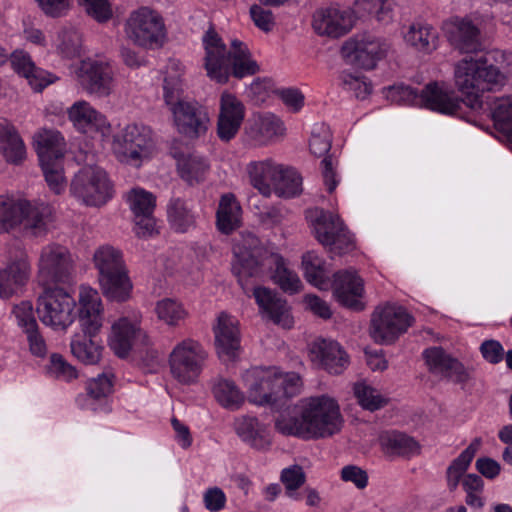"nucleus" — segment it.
<instances>
[{"mask_svg": "<svg viewBox=\"0 0 512 512\" xmlns=\"http://www.w3.org/2000/svg\"><path fill=\"white\" fill-rule=\"evenodd\" d=\"M217 352L220 357L233 359L240 347L237 321L226 313H221L214 327Z\"/></svg>", "mask_w": 512, "mask_h": 512, "instance_id": "nucleus-29", "label": "nucleus"}, {"mask_svg": "<svg viewBox=\"0 0 512 512\" xmlns=\"http://www.w3.org/2000/svg\"><path fill=\"white\" fill-rule=\"evenodd\" d=\"M423 358L432 374L440 375L456 383H462L468 379V373L463 364L442 347L425 349Z\"/></svg>", "mask_w": 512, "mask_h": 512, "instance_id": "nucleus-23", "label": "nucleus"}, {"mask_svg": "<svg viewBox=\"0 0 512 512\" xmlns=\"http://www.w3.org/2000/svg\"><path fill=\"white\" fill-rule=\"evenodd\" d=\"M389 49L390 44L385 39L363 33L345 41L341 52L348 63L370 70L387 55Z\"/></svg>", "mask_w": 512, "mask_h": 512, "instance_id": "nucleus-12", "label": "nucleus"}, {"mask_svg": "<svg viewBox=\"0 0 512 512\" xmlns=\"http://www.w3.org/2000/svg\"><path fill=\"white\" fill-rule=\"evenodd\" d=\"M443 29L451 46L460 53H476L482 49L479 27L468 17H453Z\"/></svg>", "mask_w": 512, "mask_h": 512, "instance_id": "nucleus-19", "label": "nucleus"}, {"mask_svg": "<svg viewBox=\"0 0 512 512\" xmlns=\"http://www.w3.org/2000/svg\"><path fill=\"white\" fill-rule=\"evenodd\" d=\"M247 387L248 400L256 405L277 402L281 398V389H277L275 368L255 367L243 375Z\"/></svg>", "mask_w": 512, "mask_h": 512, "instance_id": "nucleus-18", "label": "nucleus"}, {"mask_svg": "<svg viewBox=\"0 0 512 512\" xmlns=\"http://www.w3.org/2000/svg\"><path fill=\"white\" fill-rule=\"evenodd\" d=\"M73 271L74 261L66 247L53 243L41 249L38 279L42 285L66 283L71 279Z\"/></svg>", "mask_w": 512, "mask_h": 512, "instance_id": "nucleus-15", "label": "nucleus"}, {"mask_svg": "<svg viewBox=\"0 0 512 512\" xmlns=\"http://www.w3.org/2000/svg\"><path fill=\"white\" fill-rule=\"evenodd\" d=\"M314 361L330 374H341L349 363V357L342 347L333 340H316L310 349Z\"/></svg>", "mask_w": 512, "mask_h": 512, "instance_id": "nucleus-28", "label": "nucleus"}, {"mask_svg": "<svg viewBox=\"0 0 512 512\" xmlns=\"http://www.w3.org/2000/svg\"><path fill=\"white\" fill-rule=\"evenodd\" d=\"M155 313L158 319L169 326H178L188 315L183 305L171 298H165L156 303Z\"/></svg>", "mask_w": 512, "mask_h": 512, "instance_id": "nucleus-50", "label": "nucleus"}, {"mask_svg": "<svg viewBox=\"0 0 512 512\" xmlns=\"http://www.w3.org/2000/svg\"><path fill=\"white\" fill-rule=\"evenodd\" d=\"M45 181L55 194H61L67 186L64 176L63 160L40 162Z\"/></svg>", "mask_w": 512, "mask_h": 512, "instance_id": "nucleus-53", "label": "nucleus"}, {"mask_svg": "<svg viewBox=\"0 0 512 512\" xmlns=\"http://www.w3.org/2000/svg\"><path fill=\"white\" fill-rule=\"evenodd\" d=\"M136 339H142L148 345V337L140 328L138 320L121 317L112 325L109 346L118 357L124 358L131 351Z\"/></svg>", "mask_w": 512, "mask_h": 512, "instance_id": "nucleus-24", "label": "nucleus"}, {"mask_svg": "<svg viewBox=\"0 0 512 512\" xmlns=\"http://www.w3.org/2000/svg\"><path fill=\"white\" fill-rule=\"evenodd\" d=\"M491 116L495 128L507 138L512 146V98L496 99L491 107Z\"/></svg>", "mask_w": 512, "mask_h": 512, "instance_id": "nucleus-46", "label": "nucleus"}, {"mask_svg": "<svg viewBox=\"0 0 512 512\" xmlns=\"http://www.w3.org/2000/svg\"><path fill=\"white\" fill-rule=\"evenodd\" d=\"M512 69V54L491 50L479 57H465L454 67V82L472 109L482 108L484 92L498 91Z\"/></svg>", "mask_w": 512, "mask_h": 512, "instance_id": "nucleus-3", "label": "nucleus"}, {"mask_svg": "<svg viewBox=\"0 0 512 512\" xmlns=\"http://www.w3.org/2000/svg\"><path fill=\"white\" fill-rule=\"evenodd\" d=\"M185 74V66L177 59H170L166 66L164 77V101L165 103H173L184 92L183 75Z\"/></svg>", "mask_w": 512, "mask_h": 512, "instance_id": "nucleus-39", "label": "nucleus"}, {"mask_svg": "<svg viewBox=\"0 0 512 512\" xmlns=\"http://www.w3.org/2000/svg\"><path fill=\"white\" fill-rule=\"evenodd\" d=\"M80 324L82 331L96 335L103 324V305L98 291L82 285L79 290Z\"/></svg>", "mask_w": 512, "mask_h": 512, "instance_id": "nucleus-25", "label": "nucleus"}, {"mask_svg": "<svg viewBox=\"0 0 512 512\" xmlns=\"http://www.w3.org/2000/svg\"><path fill=\"white\" fill-rule=\"evenodd\" d=\"M363 280L353 270L334 274L333 293L339 303L354 310H362Z\"/></svg>", "mask_w": 512, "mask_h": 512, "instance_id": "nucleus-26", "label": "nucleus"}, {"mask_svg": "<svg viewBox=\"0 0 512 512\" xmlns=\"http://www.w3.org/2000/svg\"><path fill=\"white\" fill-rule=\"evenodd\" d=\"M80 86L89 94L107 97L114 90V72L108 63L82 61L76 71Z\"/></svg>", "mask_w": 512, "mask_h": 512, "instance_id": "nucleus-17", "label": "nucleus"}, {"mask_svg": "<svg viewBox=\"0 0 512 512\" xmlns=\"http://www.w3.org/2000/svg\"><path fill=\"white\" fill-rule=\"evenodd\" d=\"M112 386V379L108 374L103 373L98 375L87 383L86 396H79L77 401L80 402L82 398H84L86 403L83 406L96 410L97 408L94 405V401L105 399L111 393Z\"/></svg>", "mask_w": 512, "mask_h": 512, "instance_id": "nucleus-48", "label": "nucleus"}, {"mask_svg": "<svg viewBox=\"0 0 512 512\" xmlns=\"http://www.w3.org/2000/svg\"><path fill=\"white\" fill-rule=\"evenodd\" d=\"M67 114L73 126L82 133H100L104 136L110 131V123L106 116L85 100L76 101L68 108Z\"/></svg>", "mask_w": 512, "mask_h": 512, "instance_id": "nucleus-22", "label": "nucleus"}, {"mask_svg": "<svg viewBox=\"0 0 512 512\" xmlns=\"http://www.w3.org/2000/svg\"><path fill=\"white\" fill-rule=\"evenodd\" d=\"M177 166L181 178L189 185L203 181L209 169L207 161L194 154L180 157Z\"/></svg>", "mask_w": 512, "mask_h": 512, "instance_id": "nucleus-43", "label": "nucleus"}, {"mask_svg": "<svg viewBox=\"0 0 512 512\" xmlns=\"http://www.w3.org/2000/svg\"><path fill=\"white\" fill-rule=\"evenodd\" d=\"M95 336H90L83 332V334L74 335L71 340L72 354L85 364H96L101 358L103 346L94 339Z\"/></svg>", "mask_w": 512, "mask_h": 512, "instance_id": "nucleus-38", "label": "nucleus"}, {"mask_svg": "<svg viewBox=\"0 0 512 512\" xmlns=\"http://www.w3.org/2000/svg\"><path fill=\"white\" fill-rule=\"evenodd\" d=\"M216 401L224 408L237 410L244 403L245 396L237 385L228 379L219 378L215 380L212 387Z\"/></svg>", "mask_w": 512, "mask_h": 512, "instance_id": "nucleus-41", "label": "nucleus"}, {"mask_svg": "<svg viewBox=\"0 0 512 512\" xmlns=\"http://www.w3.org/2000/svg\"><path fill=\"white\" fill-rule=\"evenodd\" d=\"M342 416L337 401L328 395L300 399L276 419L275 427L283 435L304 440L330 437L341 430Z\"/></svg>", "mask_w": 512, "mask_h": 512, "instance_id": "nucleus-2", "label": "nucleus"}, {"mask_svg": "<svg viewBox=\"0 0 512 512\" xmlns=\"http://www.w3.org/2000/svg\"><path fill=\"white\" fill-rule=\"evenodd\" d=\"M309 148L312 154L321 157L331 148V137L328 128L322 127L320 133H312Z\"/></svg>", "mask_w": 512, "mask_h": 512, "instance_id": "nucleus-63", "label": "nucleus"}, {"mask_svg": "<svg viewBox=\"0 0 512 512\" xmlns=\"http://www.w3.org/2000/svg\"><path fill=\"white\" fill-rule=\"evenodd\" d=\"M227 502L224 491L217 487H210L203 494V503L205 508L210 512H219L225 508Z\"/></svg>", "mask_w": 512, "mask_h": 512, "instance_id": "nucleus-62", "label": "nucleus"}, {"mask_svg": "<svg viewBox=\"0 0 512 512\" xmlns=\"http://www.w3.org/2000/svg\"><path fill=\"white\" fill-rule=\"evenodd\" d=\"M129 208L134 216L153 214L156 206L155 196L143 188H132L126 196Z\"/></svg>", "mask_w": 512, "mask_h": 512, "instance_id": "nucleus-52", "label": "nucleus"}, {"mask_svg": "<svg viewBox=\"0 0 512 512\" xmlns=\"http://www.w3.org/2000/svg\"><path fill=\"white\" fill-rule=\"evenodd\" d=\"M250 16L259 29L265 32L273 29L275 22L270 10L255 4L250 7Z\"/></svg>", "mask_w": 512, "mask_h": 512, "instance_id": "nucleus-64", "label": "nucleus"}, {"mask_svg": "<svg viewBox=\"0 0 512 512\" xmlns=\"http://www.w3.org/2000/svg\"><path fill=\"white\" fill-rule=\"evenodd\" d=\"M405 42L415 49L431 52L437 47L438 34L428 23H412L404 34Z\"/></svg>", "mask_w": 512, "mask_h": 512, "instance_id": "nucleus-37", "label": "nucleus"}, {"mask_svg": "<svg viewBox=\"0 0 512 512\" xmlns=\"http://www.w3.org/2000/svg\"><path fill=\"white\" fill-rule=\"evenodd\" d=\"M153 148L152 131L142 124H129L115 137L114 151L120 161L139 166Z\"/></svg>", "mask_w": 512, "mask_h": 512, "instance_id": "nucleus-14", "label": "nucleus"}, {"mask_svg": "<svg viewBox=\"0 0 512 512\" xmlns=\"http://www.w3.org/2000/svg\"><path fill=\"white\" fill-rule=\"evenodd\" d=\"M302 265L304 276L310 284L321 290L328 289L329 280L321 257L313 251L307 252L302 257Z\"/></svg>", "mask_w": 512, "mask_h": 512, "instance_id": "nucleus-45", "label": "nucleus"}, {"mask_svg": "<svg viewBox=\"0 0 512 512\" xmlns=\"http://www.w3.org/2000/svg\"><path fill=\"white\" fill-rule=\"evenodd\" d=\"M354 25V17L347 9L322 8L315 11L312 26L320 36L339 38L347 34Z\"/></svg>", "mask_w": 512, "mask_h": 512, "instance_id": "nucleus-20", "label": "nucleus"}, {"mask_svg": "<svg viewBox=\"0 0 512 512\" xmlns=\"http://www.w3.org/2000/svg\"><path fill=\"white\" fill-rule=\"evenodd\" d=\"M123 33L128 42L145 50H156L164 46L167 29L162 15L142 6L132 11L123 23Z\"/></svg>", "mask_w": 512, "mask_h": 512, "instance_id": "nucleus-7", "label": "nucleus"}, {"mask_svg": "<svg viewBox=\"0 0 512 512\" xmlns=\"http://www.w3.org/2000/svg\"><path fill=\"white\" fill-rule=\"evenodd\" d=\"M93 264L103 295L113 301H126L133 285L122 251L109 244L102 245L93 254Z\"/></svg>", "mask_w": 512, "mask_h": 512, "instance_id": "nucleus-5", "label": "nucleus"}, {"mask_svg": "<svg viewBox=\"0 0 512 512\" xmlns=\"http://www.w3.org/2000/svg\"><path fill=\"white\" fill-rule=\"evenodd\" d=\"M11 65L16 73L27 79L35 91H41L54 81L50 73L36 67L31 57L23 51L11 55Z\"/></svg>", "mask_w": 512, "mask_h": 512, "instance_id": "nucleus-32", "label": "nucleus"}, {"mask_svg": "<svg viewBox=\"0 0 512 512\" xmlns=\"http://www.w3.org/2000/svg\"><path fill=\"white\" fill-rule=\"evenodd\" d=\"M47 373L58 380L72 381L78 377V372L74 366L66 361V359L58 353H53L50 356L49 364L47 365Z\"/></svg>", "mask_w": 512, "mask_h": 512, "instance_id": "nucleus-56", "label": "nucleus"}, {"mask_svg": "<svg viewBox=\"0 0 512 512\" xmlns=\"http://www.w3.org/2000/svg\"><path fill=\"white\" fill-rule=\"evenodd\" d=\"M74 299L61 288H46L38 298L41 322L53 329H67L74 321Z\"/></svg>", "mask_w": 512, "mask_h": 512, "instance_id": "nucleus-11", "label": "nucleus"}, {"mask_svg": "<svg viewBox=\"0 0 512 512\" xmlns=\"http://www.w3.org/2000/svg\"><path fill=\"white\" fill-rule=\"evenodd\" d=\"M172 115L177 131L186 138L196 139L203 136L209 127V115L204 107L194 101L179 97L173 103H166Z\"/></svg>", "mask_w": 512, "mask_h": 512, "instance_id": "nucleus-16", "label": "nucleus"}, {"mask_svg": "<svg viewBox=\"0 0 512 512\" xmlns=\"http://www.w3.org/2000/svg\"><path fill=\"white\" fill-rule=\"evenodd\" d=\"M245 117L243 103L229 92H224L220 98L219 115L217 120V136L221 141L229 142L240 130Z\"/></svg>", "mask_w": 512, "mask_h": 512, "instance_id": "nucleus-21", "label": "nucleus"}, {"mask_svg": "<svg viewBox=\"0 0 512 512\" xmlns=\"http://www.w3.org/2000/svg\"><path fill=\"white\" fill-rule=\"evenodd\" d=\"M241 207L232 194L221 197L217 210V227L225 234L231 233L240 224Z\"/></svg>", "mask_w": 512, "mask_h": 512, "instance_id": "nucleus-40", "label": "nucleus"}, {"mask_svg": "<svg viewBox=\"0 0 512 512\" xmlns=\"http://www.w3.org/2000/svg\"><path fill=\"white\" fill-rule=\"evenodd\" d=\"M308 217L316 239L330 253L343 255L355 248L352 234L338 215L316 208L309 212Z\"/></svg>", "mask_w": 512, "mask_h": 512, "instance_id": "nucleus-9", "label": "nucleus"}, {"mask_svg": "<svg viewBox=\"0 0 512 512\" xmlns=\"http://www.w3.org/2000/svg\"><path fill=\"white\" fill-rule=\"evenodd\" d=\"M202 44L203 66L212 81L225 84L231 76L242 79L260 71L248 45L241 40L233 39L227 47L219 34L210 28L203 35Z\"/></svg>", "mask_w": 512, "mask_h": 512, "instance_id": "nucleus-4", "label": "nucleus"}, {"mask_svg": "<svg viewBox=\"0 0 512 512\" xmlns=\"http://www.w3.org/2000/svg\"><path fill=\"white\" fill-rule=\"evenodd\" d=\"M481 444V438L473 439L469 446L466 449H464L460 453V455L452 461V463L449 465V468L455 471L465 473L468 467L470 466V463L472 462L475 454L479 450Z\"/></svg>", "mask_w": 512, "mask_h": 512, "instance_id": "nucleus-60", "label": "nucleus"}, {"mask_svg": "<svg viewBox=\"0 0 512 512\" xmlns=\"http://www.w3.org/2000/svg\"><path fill=\"white\" fill-rule=\"evenodd\" d=\"M207 358L208 353L200 342L184 339L169 354L171 375L181 384H192L202 373Z\"/></svg>", "mask_w": 512, "mask_h": 512, "instance_id": "nucleus-10", "label": "nucleus"}, {"mask_svg": "<svg viewBox=\"0 0 512 512\" xmlns=\"http://www.w3.org/2000/svg\"><path fill=\"white\" fill-rule=\"evenodd\" d=\"M272 190L279 197H295L302 191V178L294 169L283 168L281 166L279 173L273 183Z\"/></svg>", "mask_w": 512, "mask_h": 512, "instance_id": "nucleus-47", "label": "nucleus"}, {"mask_svg": "<svg viewBox=\"0 0 512 512\" xmlns=\"http://www.w3.org/2000/svg\"><path fill=\"white\" fill-rule=\"evenodd\" d=\"M35 149L39 162L63 160L66 145L63 136L57 130L42 129L34 135Z\"/></svg>", "mask_w": 512, "mask_h": 512, "instance_id": "nucleus-33", "label": "nucleus"}, {"mask_svg": "<svg viewBox=\"0 0 512 512\" xmlns=\"http://www.w3.org/2000/svg\"><path fill=\"white\" fill-rule=\"evenodd\" d=\"M87 13L98 22H105L112 16L108 0H81Z\"/></svg>", "mask_w": 512, "mask_h": 512, "instance_id": "nucleus-61", "label": "nucleus"}, {"mask_svg": "<svg viewBox=\"0 0 512 512\" xmlns=\"http://www.w3.org/2000/svg\"><path fill=\"white\" fill-rule=\"evenodd\" d=\"M167 219L174 231L186 233L196 227L197 216L187 201L172 198L167 204Z\"/></svg>", "mask_w": 512, "mask_h": 512, "instance_id": "nucleus-36", "label": "nucleus"}, {"mask_svg": "<svg viewBox=\"0 0 512 512\" xmlns=\"http://www.w3.org/2000/svg\"><path fill=\"white\" fill-rule=\"evenodd\" d=\"M385 451L392 455L412 456L419 453L420 446L412 437L400 432L386 433L381 437Z\"/></svg>", "mask_w": 512, "mask_h": 512, "instance_id": "nucleus-44", "label": "nucleus"}, {"mask_svg": "<svg viewBox=\"0 0 512 512\" xmlns=\"http://www.w3.org/2000/svg\"><path fill=\"white\" fill-rule=\"evenodd\" d=\"M280 168V165L275 164L270 159L249 163L247 173L250 184L263 196L269 197Z\"/></svg>", "mask_w": 512, "mask_h": 512, "instance_id": "nucleus-34", "label": "nucleus"}, {"mask_svg": "<svg viewBox=\"0 0 512 512\" xmlns=\"http://www.w3.org/2000/svg\"><path fill=\"white\" fill-rule=\"evenodd\" d=\"M253 138L260 144H267L284 134L282 121L273 114L258 116L252 128Z\"/></svg>", "mask_w": 512, "mask_h": 512, "instance_id": "nucleus-42", "label": "nucleus"}, {"mask_svg": "<svg viewBox=\"0 0 512 512\" xmlns=\"http://www.w3.org/2000/svg\"><path fill=\"white\" fill-rule=\"evenodd\" d=\"M353 391L359 405L365 410L373 412L387 403L381 393L365 381L356 382Z\"/></svg>", "mask_w": 512, "mask_h": 512, "instance_id": "nucleus-51", "label": "nucleus"}, {"mask_svg": "<svg viewBox=\"0 0 512 512\" xmlns=\"http://www.w3.org/2000/svg\"><path fill=\"white\" fill-rule=\"evenodd\" d=\"M236 434L251 447L263 450L270 445V438L264 425L251 416H241L235 419Z\"/></svg>", "mask_w": 512, "mask_h": 512, "instance_id": "nucleus-35", "label": "nucleus"}, {"mask_svg": "<svg viewBox=\"0 0 512 512\" xmlns=\"http://www.w3.org/2000/svg\"><path fill=\"white\" fill-rule=\"evenodd\" d=\"M354 8L359 16L373 15L379 22L392 19V0H356Z\"/></svg>", "mask_w": 512, "mask_h": 512, "instance_id": "nucleus-49", "label": "nucleus"}, {"mask_svg": "<svg viewBox=\"0 0 512 512\" xmlns=\"http://www.w3.org/2000/svg\"><path fill=\"white\" fill-rule=\"evenodd\" d=\"M419 106L443 113L455 114L459 108V101L437 82L429 83L420 93Z\"/></svg>", "mask_w": 512, "mask_h": 512, "instance_id": "nucleus-30", "label": "nucleus"}, {"mask_svg": "<svg viewBox=\"0 0 512 512\" xmlns=\"http://www.w3.org/2000/svg\"><path fill=\"white\" fill-rule=\"evenodd\" d=\"M31 272L27 255L20 253L0 269V297L9 298L26 284Z\"/></svg>", "mask_w": 512, "mask_h": 512, "instance_id": "nucleus-27", "label": "nucleus"}, {"mask_svg": "<svg viewBox=\"0 0 512 512\" xmlns=\"http://www.w3.org/2000/svg\"><path fill=\"white\" fill-rule=\"evenodd\" d=\"M386 98L394 103L404 105H418L420 94L417 90L404 84L394 85L387 89Z\"/></svg>", "mask_w": 512, "mask_h": 512, "instance_id": "nucleus-57", "label": "nucleus"}, {"mask_svg": "<svg viewBox=\"0 0 512 512\" xmlns=\"http://www.w3.org/2000/svg\"><path fill=\"white\" fill-rule=\"evenodd\" d=\"M0 151L7 162L19 165L26 158V147L15 126L0 118Z\"/></svg>", "mask_w": 512, "mask_h": 512, "instance_id": "nucleus-31", "label": "nucleus"}, {"mask_svg": "<svg viewBox=\"0 0 512 512\" xmlns=\"http://www.w3.org/2000/svg\"><path fill=\"white\" fill-rule=\"evenodd\" d=\"M275 381L277 389H281V397H293L300 393L302 380L295 372L283 374L275 368Z\"/></svg>", "mask_w": 512, "mask_h": 512, "instance_id": "nucleus-58", "label": "nucleus"}, {"mask_svg": "<svg viewBox=\"0 0 512 512\" xmlns=\"http://www.w3.org/2000/svg\"><path fill=\"white\" fill-rule=\"evenodd\" d=\"M280 480L283 483L288 497L299 500L296 491L305 483L306 475L299 465H292L281 471Z\"/></svg>", "mask_w": 512, "mask_h": 512, "instance_id": "nucleus-55", "label": "nucleus"}, {"mask_svg": "<svg viewBox=\"0 0 512 512\" xmlns=\"http://www.w3.org/2000/svg\"><path fill=\"white\" fill-rule=\"evenodd\" d=\"M13 314L17 320L18 326L22 328L23 332L38 326L32 303L29 301H23L16 305L13 309Z\"/></svg>", "mask_w": 512, "mask_h": 512, "instance_id": "nucleus-59", "label": "nucleus"}, {"mask_svg": "<svg viewBox=\"0 0 512 512\" xmlns=\"http://www.w3.org/2000/svg\"><path fill=\"white\" fill-rule=\"evenodd\" d=\"M52 221V208L45 203L32 204L0 196V229L8 231L19 224L34 236L46 233Z\"/></svg>", "mask_w": 512, "mask_h": 512, "instance_id": "nucleus-6", "label": "nucleus"}, {"mask_svg": "<svg viewBox=\"0 0 512 512\" xmlns=\"http://www.w3.org/2000/svg\"><path fill=\"white\" fill-rule=\"evenodd\" d=\"M82 39L74 28H64L58 35L57 49L67 58H73L80 54Z\"/></svg>", "mask_w": 512, "mask_h": 512, "instance_id": "nucleus-54", "label": "nucleus"}, {"mask_svg": "<svg viewBox=\"0 0 512 512\" xmlns=\"http://www.w3.org/2000/svg\"><path fill=\"white\" fill-rule=\"evenodd\" d=\"M70 192L87 206L101 207L113 198L114 185L103 168L85 165L73 177Z\"/></svg>", "mask_w": 512, "mask_h": 512, "instance_id": "nucleus-8", "label": "nucleus"}, {"mask_svg": "<svg viewBox=\"0 0 512 512\" xmlns=\"http://www.w3.org/2000/svg\"><path fill=\"white\" fill-rule=\"evenodd\" d=\"M233 252L235 261L232 269L244 293L250 296L251 292L260 310L275 324L286 329L291 328L294 322L286 300L266 287H251L249 280L259 277L263 273V268L268 267L272 270L273 282L284 292L295 294L302 288L297 273L288 266L281 255L263 252L259 247V239L252 234L237 243Z\"/></svg>", "mask_w": 512, "mask_h": 512, "instance_id": "nucleus-1", "label": "nucleus"}, {"mask_svg": "<svg viewBox=\"0 0 512 512\" xmlns=\"http://www.w3.org/2000/svg\"><path fill=\"white\" fill-rule=\"evenodd\" d=\"M413 317L401 306L386 304L378 307L371 318L370 335L375 342H394L412 325Z\"/></svg>", "mask_w": 512, "mask_h": 512, "instance_id": "nucleus-13", "label": "nucleus"}]
</instances>
